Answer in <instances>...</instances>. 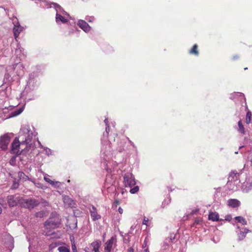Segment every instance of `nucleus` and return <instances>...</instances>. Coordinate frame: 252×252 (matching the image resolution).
Instances as JSON below:
<instances>
[{
  "mask_svg": "<svg viewBox=\"0 0 252 252\" xmlns=\"http://www.w3.org/2000/svg\"><path fill=\"white\" fill-rule=\"evenodd\" d=\"M60 222L57 218L50 217L44 223L43 234L49 236L53 234L52 230L59 227Z\"/></svg>",
  "mask_w": 252,
  "mask_h": 252,
  "instance_id": "f257e3e1",
  "label": "nucleus"
},
{
  "mask_svg": "<svg viewBox=\"0 0 252 252\" xmlns=\"http://www.w3.org/2000/svg\"><path fill=\"white\" fill-rule=\"evenodd\" d=\"M27 144L28 142L27 139H25V140L22 141L21 142H20L18 139L15 138L13 142L12 143V151L13 153L20 155L21 154L22 151L23 150V149L22 148V147L24 145H27Z\"/></svg>",
  "mask_w": 252,
  "mask_h": 252,
  "instance_id": "f03ea898",
  "label": "nucleus"
},
{
  "mask_svg": "<svg viewBox=\"0 0 252 252\" xmlns=\"http://www.w3.org/2000/svg\"><path fill=\"white\" fill-rule=\"evenodd\" d=\"M11 137L8 133H5L0 137V148L6 150L11 141Z\"/></svg>",
  "mask_w": 252,
  "mask_h": 252,
  "instance_id": "7ed1b4c3",
  "label": "nucleus"
},
{
  "mask_svg": "<svg viewBox=\"0 0 252 252\" xmlns=\"http://www.w3.org/2000/svg\"><path fill=\"white\" fill-rule=\"evenodd\" d=\"M124 184L126 187H131L136 184L135 179L131 174L127 173L125 174L124 177Z\"/></svg>",
  "mask_w": 252,
  "mask_h": 252,
  "instance_id": "20e7f679",
  "label": "nucleus"
},
{
  "mask_svg": "<svg viewBox=\"0 0 252 252\" xmlns=\"http://www.w3.org/2000/svg\"><path fill=\"white\" fill-rule=\"evenodd\" d=\"M117 240L114 237H112L107 240L104 245V252H111L113 246L116 244Z\"/></svg>",
  "mask_w": 252,
  "mask_h": 252,
  "instance_id": "39448f33",
  "label": "nucleus"
},
{
  "mask_svg": "<svg viewBox=\"0 0 252 252\" xmlns=\"http://www.w3.org/2000/svg\"><path fill=\"white\" fill-rule=\"evenodd\" d=\"M7 202L10 207L16 206L20 200V198L16 195H9L7 196Z\"/></svg>",
  "mask_w": 252,
  "mask_h": 252,
  "instance_id": "423d86ee",
  "label": "nucleus"
},
{
  "mask_svg": "<svg viewBox=\"0 0 252 252\" xmlns=\"http://www.w3.org/2000/svg\"><path fill=\"white\" fill-rule=\"evenodd\" d=\"M26 206L29 209L33 208L34 207L38 206L39 202L35 199H29L25 202Z\"/></svg>",
  "mask_w": 252,
  "mask_h": 252,
  "instance_id": "0eeeda50",
  "label": "nucleus"
},
{
  "mask_svg": "<svg viewBox=\"0 0 252 252\" xmlns=\"http://www.w3.org/2000/svg\"><path fill=\"white\" fill-rule=\"evenodd\" d=\"M63 199L64 204L66 207L70 208L75 207V203L68 196H64Z\"/></svg>",
  "mask_w": 252,
  "mask_h": 252,
  "instance_id": "6e6552de",
  "label": "nucleus"
},
{
  "mask_svg": "<svg viewBox=\"0 0 252 252\" xmlns=\"http://www.w3.org/2000/svg\"><path fill=\"white\" fill-rule=\"evenodd\" d=\"M23 28L20 25L19 22L17 23V25H14V27L13 29V31L14 36L15 39H17V38L18 37L20 33L23 31Z\"/></svg>",
  "mask_w": 252,
  "mask_h": 252,
  "instance_id": "1a4fd4ad",
  "label": "nucleus"
},
{
  "mask_svg": "<svg viewBox=\"0 0 252 252\" xmlns=\"http://www.w3.org/2000/svg\"><path fill=\"white\" fill-rule=\"evenodd\" d=\"M90 212L91 216L94 220H98L101 218L100 215L98 214L96 208L93 206L90 209Z\"/></svg>",
  "mask_w": 252,
  "mask_h": 252,
  "instance_id": "9d476101",
  "label": "nucleus"
},
{
  "mask_svg": "<svg viewBox=\"0 0 252 252\" xmlns=\"http://www.w3.org/2000/svg\"><path fill=\"white\" fill-rule=\"evenodd\" d=\"M78 26L82 29L85 32H88L90 31L91 27L85 21L80 20L78 21Z\"/></svg>",
  "mask_w": 252,
  "mask_h": 252,
  "instance_id": "9b49d317",
  "label": "nucleus"
},
{
  "mask_svg": "<svg viewBox=\"0 0 252 252\" xmlns=\"http://www.w3.org/2000/svg\"><path fill=\"white\" fill-rule=\"evenodd\" d=\"M101 243L99 240H96L91 244V248H92L93 251L94 252H99V248L101 246Z\"/></svg>",
  "mask_w": 252,
  "mask_h": 252,
  "instance_id": "f8f14e48",
  "label": "nucleus"
},
{
  "mask_svg": "<svg viewBox=\"0 0 252 252\" xmlns=\"http://www.w3.org/2000/svg\"><path fill=\"white\" fill-rule=\"evenodd\" d=\"M227 205L232 208H237L240 206V202L236 199H230L227 201Z\"/></svg>",
  "mask_w": 252,
  "mask_h": 252,
  "instance_id": "ddd939ff",
  "label": "nucleus"
},
{
  "mask_svg": "<svg viewBox=\"0 0 252 252\" xmlns=\"http://www.w3.org/2000/svg\"><path fill=\"white\" fill-rule=\"evenodd\" d=\"M208 219L213 221H218L219 219V216L217 212H210Z\"/></svg>",
  "mask_w": 252,
  "mask_h": 252,
  "instance_id": "4468645a",
  "label": "nucleus"
},
{
  "mask_svg": "<svg viewBox=\"0 0 252 252\" xmlns=\"http://www.w3.org/2000/svg\"><path fill=\"white\" fill-rule=\"evenodd\" d=\"M56 20L57 23L59 21L62 22L63 23H66L68 22V20L67 19L58 13L56 15Z\"/></svg>",
  "mask_w": 252,
  "mask_h": 252,
  "instance_id": "2eb2a0df",
  "label": "nucleus"
},
{
  "mask_svg": "<svg viewBox=\"0 0 252 252\" xmlns=\"http://www.w3.org/2000/svg\"><path fill=\"white\" fill-rule=\"evenodd\" d=\"M110 180H112L111 176H107L105 180V186L108 188H109L111 186H113L115 183V181H111Z\"/></svg>",
  "mask_w": 252,
  "mask_h": 252,
  "instance_id": "dca6fc26",
  "label": "nucleus"
},
{
  "mask_svg": "<svg viewBox=\"0 0 252 252\" xmlns=\"http://www.w3.org/2000/svg\"><path fill=\"white\" fill-rule=\"evenodd\" d=\"M190 54L194 55L195 56H198L199 55V52L198 50V46L197 44H194L192 48L189 51Z\"/></svg>",
  "mask_w": 252,
  "mask_h": 252,
  "instance_id": "f3484780",
  "label": "nucleus"
},
{
  "mask_svg": "<svg viewBox=\"0 0 252 252\" xmlns=\"http://www.w3.org/2000/svg\"><path fill=\"white\" fill-rule=\"evenodd\" d=\"M238 127H239V128H238V131L239 133H241V134H244L245 131V128H244V126L242 124V121L241 120H240L238 123Z\"/></svg>",
  "mask_w": 252,
  "mask_h": 252,
  "instance_id": "a211bd4d",
  "label": "nucleus"
},
{
  "mask_svg": "<svg viewBox=\"0 0 252 252\" xmlns=\"http://www.w3.org/2000/svg\"><path fill=\"white\" fill-rule=\"evenodd\" d=\"M239 175V173L236 171H232L229 174V179L231 178V180L233 179L234 180H237Z\"/></svg>",
  "mask_w": 252,
  "mask_h": 252,
  "instance_id": "6ab92c4d",
  "label": "nucleus"
},
{
  "mask_svg": "<svg viewBox=\"0 0 252 252\" xmlns=\"http://www.w3.org/2000/svg\"><path fill=\"white\" fill-rule=\"evenodd\" d=\"M44 179L47 182L54 186H58L59 184H60L59 182L52 181L50 179L46 177H44Z\"/></svg>",
  "mask_w": 252,
  "mask_h": 252,
  "instance_id": "aec40b11",
  "label": "nucleus"
},
{
  "mask_svg": "<svg viewBox=\"0 0 252 252\" xmlns=\"http://www.w3.org/2000/svg\"><path fill=\"white\" fill-rule=\"evenodd\" d=\"M235 219L239 222H240L244 225H246L247 223V220L243 217H242L241 216L236 217Z\"/></svg>",
  "mask_w": 252,
  "mask_h": 252,
  "instance_id": "412c9836",
  "label": "nucleus"
},
{
  "mask_svg": "<svg viewBox=\"0 0 252 252\" xmlns=\"http://www.w3.org/2000/svg\"><path fill=\"white\" fill-rule=\"evenodd\" d=\"M58 250L59 252H70V248L69 246H61L58 248Z\"/></svg>",
  "mask_w": 252,
  "mask_h": 252,
  "instance_id": "4be33fe9",
  "label": "nucleus"
},
{
  "mask_svg": "<svg viewBox=\"0 0 252 252\" xmlns=\"http://www.w3.org/2000/svg\"><path fill=\"white\" fill-rule=\"evenodd\" d=\"M70 241L71 242V247L73 252L77 251L76 246L75 244L74 238L73 237H70Z\"/></svg>",
  "mask_w": 252,
  "mask_h": 252,
  "instance_id": "5701e85b",
  "label": "nucleus"
},
{
  "mask_svg": "<svg viewBox=\"0 0 252 252\" xmlns=\"http://www.w3.org/2000/svg\"><path fill=\"white\" fill-rule=\"evenodd\" d=\"M247 233V232H246V231H245V232L241 231L238 235L239 240H242L243 239H244L246 236Z\"/></svg>",
  "mask_w": 252,
  "mask_h": 252,
  "instance_id": "b1692460",
  "label": "nucleus"
},
{
  "mask_svg": "<svg viewBox=\"0 0 252 252\" xmlns=\"http://www.w3.org/2000/svg\"><path fill=\"white\" fill-rule=\"evenodd\" d=\"M252 117V113L250 111H248L246 114V121L247 124H250L251 123Z\"/></svg>",
  "mask_w": 252,
  "mask_h": 252,
  "instance_id": "393cba45",
  "label": "nucleus"
},
{
  "mask_svg": "<svg viewBox=\"0 0 252 252\" xmlns=\"http://www.w3.org/2000/svg\"><path fill=\"white\" fill-rule=\"evenodd\" d=\"M202 221V218H197L195 219V220H194V222L193 224V226H195L198 225V224H200Z\"/></svg>",
  "mask_w": 252,
  "mask_h": 252,
  "instance_id": "a878e982",
  "label": "nucleus"
},
{
  "mask_svg": "<svg viewBox=\"0 0 252 252\" xmlns=\"http://www.w3.org/2000/svg\"><path fill=\"white\" fill-rule=\"evenodd\" d=\"M139 189V187L138 186H135L134 188L131 189L129 191L131 193L134 194L138 191Z\"/></svg>",
  "mask_w": 252,
  "mask_h": 252,
  "instance_id": "bb28decb",
  "label": "nucleus"
},
{
  "mask_svg": "<svg viewBox=\"0 0 252 252\" xmlns=\"http://www.w3.org/2000/svg\"><path fill=\"white\" fill-rule=\"evenodd\" d=\"M45 213L43 211H40L39 212L36 213L35 214V217L36 218H42L44 217Z\"/></svg>",
  "mask_w": 252,
  "mask_h": 252,
  "instance_id": "cd10ccee",
  "label": "nucleus"
},
{
  "mask_svg": "<svg viewBox=\"0 0 252 252\" xmlns=\"http://www.w3.org/2000/svg\"><path fill=\"white\" fill-rule=\"evenodd\" d=\"M170 202V199L168 198L167 199H165L162 203V206L163 208H164L165 207V206L168 205V204H169Z\"/></svg>",
  "mask_w": 252,
  "mask_h": 252,
  "instance_id": "c85d7f7f",
  "label": "nucleus"
},
{
  "mask_svg": "<svg viewBox=\"0 0 252 252\" xmlns=\"http://www.w3.org/2000/svg\"><path fill=\"white\" fill-rule=\"evenodd\" d=\"M19 184L18 182L14 181L11 187L12 189H16L19 187Z\"/></svg>",
  "mask_w": 252,
  "mask_h": 252,
  "instance_id": "c756f323",
  "label": "nucleus"
},
{
  "mask_svg": "<svg viewBox=\"0 0 252 252\" xmlns=\"http://www.w3.org/2000/svg\"><path fill=\"white\" fill-rule=\"evenodd\" d=\"M149 221V219L145 217L143 219V224H145L147 226H148L149 225V224H148Z\"/></svg>",
  "mask_w": 252,
  "mask_h": 252,
  "instance_id": "7c9ffc66",
  "label": "nucleus"
},
{
  "mask_svg": "<svg viewBox=\"0 0 252 252\" xmlns=\"http://www.w3.org/2000/svg\"><path fill=\"white\" fill-rule=\"evenodd\" d=\"M239 58V56L237 55H235V56H233L232 57V60L234 61V60H237Z\"/></svg>",
  "mask_w": 252,
  "mask_h": 252,
  "instance_id": "2f4dec72",
  "label": "nucleus"
},
{
  "mask_svg": "<svg viewBox=\"0 0 252 252\" xmlns=\"http://www.w3.org/2000/svg\"><path fill=\"white\" fill-rule=\"evenodd\" d=\"M18 175H19V176L20 177V178H22L24 176H25V174L22 172H19L18 173Z\"/></svg>",
  "mask_w": 252,
  "mask_h": 252,
  "instance_id": "473e14b6",
  "label": "nucleus"
},
{
  "mask_svg": "<svg viewBox=\"0 0 252 252\" xmlns=\"http://www.w3.org/2000/svg\"><path fill=\"white\" fill-rule=\"evenodd\" d=\"M42 204H43V206H48L49 203L48 202H47L46 201L44 200V201H43L42 202Z\"/></svg>",
  "mask_w": 252,
  "mask_h": 252,
  "instance_id": "72a5a7b5",
  "label": "nucleus"
},
{
  "mask_svg": "<svg viewBox=\"0 0 252 252\" xmlns=\"http://www.w3.org/2000/svg\"><path fill=\"white\" fill-rule=\"evenodd\" d=\"M127 252H134V250L132 248L130 247L127 249Z\"/></svg>",
  "mask_w": 252,
  "mask_h": 252,
  "instance_id": "f704fd0d",
  "label": "nucleus"
},
{
  "mask_svg": "<svg viewBox=\"0 0 252 252\" xmlns=\"http://www.w3.org/2000/svg\"><path fill=\"white\" fill-rule=\"evenodd\" d=\"M109 130H110L109 126H106V128H105V130H106V133H108V132L109 131Z\"/></svg>",
  "mask_w": 252,
  "mask_h": 252,
  "instance_id": "c9c22d12",
  "label": "nucleus"
},
{
  "mask_svg": "<svg viewBox=\"0 0 252 252\" xmlns=\"http://www.w3.org/2000/svg\"><path fill=\"white\" fill-rule=\"evenodd\" d=\"M118 211L120 214H122L123 212V210L122 208L119 207L118 209Z\"/></svg>",
  "mask_w": 252,
  "mask_h": 252,
  "instance_id": "e433bc0d",
  "label": "nucleus"
},
{
  "mask_svg": "<svg viewBox=\"0 0 252 252\" xmlns=\"http://www.w3.org/2000/svg\"><path fill=\"white\" fill-rule=\"evenodd\" d=\"M249 189H252V182L250 183L249 186L248 187Z\"/></svg>",
  "mask_w": 252,
  "mask_h": 252,
  "instance_id": "4c0bfd02",
  "label": "nucleus"
},
{
  "mask_svg": "<svg viewBox=\"0 0 252 252\" xmlns=\"http://www.w3.org/2000/svg\"><path fill=\"white\" fill-rule=\"evenodd\" d=\"M231 219V216H227L226 218H225V220H230Z\"/></svg>",
  "mask_w": 252,
  "mask_h": 252,
  "instance_id": "58836bf2",
  "label": "nucleus"
},
{
  "mask_svg": "<svg viewBox=\"0 0 252 252\" xmlns=\"http://www.w3.org/2000/svg\"><path fill=\"white\" fill-rule=\"evenodd\" d=\"M104 122H105V124H106V126H109V125H108V121L107 119H106L104 120Z\"/></svg>",
  "mask_w": 252,
  "mask_h": 252,
  "instance_id": "ea45409f",
  "label": "nucleus"
},
{
  "mask_svg": "<svg viewBox=\"0 0 252 252\" xmlns=\"http://www.w3.org/2000/svg\"><path fill=\"white\" fill-rule=\"evenodd\" d=\"M84 251L86 252H89V248H85V249H84Z\"/></svg>",
  "mask_w": 252,
  "mask_h": 252,
  "instance_id": "a19ab883",
  "label": "nucleus"
},
{
  "mask_svg": "<svg viewBox=\"0 0 252 252\" xmlns=\"http://www.w3.org/2000/svg\"><path fill=\"white\" fill-rule=\"evenodd\" d=\"M3 199L0 198V204H2V202H3Z\"/></svg>",
  "mask_w": 252,
  "mask_h": 252,
  "instance_id": "79ce46f5",
  "label": "nucleus"
},
{
  "mask_svg": "<svg viewBox=\"0 0 252 252\" xmlns=\"http://www.w3.org/2000/svg\"><path fill=\"white\" fill-rule=\"evenodd\" d=\"M115 203L117 204H119V201L118 200H116L115 201Z\"/></svg>",
  "mask_w": 252,
  "mask_h": 252,
  "instance_id": "37998d69",
  "label": "nucleus"
},
{
  "mask_svg": "<svg viewBox=\"0 0 252 252\" xmlns=\"http://www.w3.org/2000/svg\"><path fill=\"white\" fill-rule=\"evenodd\" d=\"M244 69H245V70H247V69H248V67H245V68H244Z\"/></svg>",
  "mask_w": 252,
  "mask_h": 252,
  "instance_id": "c03bdc74",
  "label": "nucleus"
},
{
  "mask_svg": "<svg viewBox=\"0 0 252 252\" xmlns=\"http://www.w3.org/2000/svg\"><path fill=\"white\" fill-rule=\"evenodd\" d=\"M21 112H22V110H21V111L18 113V114L21 113Z\"/></svg>",
  "mask_w": 252,
  "mask_h": 252,
  "instance_id": "a18cd8bd",
  "label": "nucleus"
},
{
  "mask_svg": "<svg viewBox=\"0 0 252 252\" xmlns=\"http://www.w3.org/2000/svg\"><path fill=\"white\" fill-rule=\"evenodd\" d=\"M252 165V159H251Z\"/></svg>",
  "mask_w": 252,
  "mask_h": 252,
  "instance_id": "49530a36",
  "label": "nucleus"
}]
</instances>
